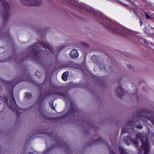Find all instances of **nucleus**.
Returning a JSON list of instances; mask_svg holds the SVG:
<instances>
[{
    "label": "nucleus",
    "mask_w": 154,
    "mask_h": 154,
    "mask_svg": "<svg viewBox=\"0 0 154 154\" xmlns=\"http://www.w3.org/2000/svg\"><path fill=\"white\" fill-rule=\"evenodd\" d=\"M130 125H133V124H132V122H131L130 123Z\"/></svg>",
    "instance_id": "17"
},
{
    "label": "nucleus",
    "mask_w": 154,
    "mask_h": 154,
    "mask_svg": "<svg viewBox=\"0 0 154 154\" xmlns=\"http://www.w3.org/2000/svg\"><path fill=\"white\" fill-rule=\"evenodd\" d=\"M110 154H115L112 152L110 151Z\"/></svg>",
    "instance_id": "15"
},
{
    "label": "nucleus",
    "mask_w": 154,
    "mask_h": 154,
    "mask_svg": "<svg viewBox=\"0 0 154 154\" xmlns=\"http://www.w3.org/2000/svg\"><path fill=\"white\" fill-rule=\"evenodd\" d=\"M45 46L44 45H43V46L44 47L47 48H48L50 50H51V47L49 45L46 43H45Z\"/></svg>",
    "instance_id": "7"
},
{
    "label": "nucleus",
    "mask_w": 154,
    "mask_h": 154,
    "mask_svg": "<svg viewBox=\"0 0 154 154\" xmlns=\"http://www.w3.org/2000/svg\"><path fill=\"white\" fill-rule=\"evenodd\" d=\"M140 22V23H141V25H142V23L141 22Z\"/></svg>",
    "instance_id": "18"
},
{
    "label": "nucleus",
    "mask_w": 154,
    "mask_h": 154,
    "mask_svg": "<svg viewBox=\"0 0 154 154\" xmlns=\"http://www.w3.org/2000/svg\"><path fill=\"white\" fill-rule=\"evenodd\" d=\"M142 128V126H140L138 127V128Z\"/></svg>",
    "instance_id": "14"
},
{
    "label": "nucleus",
    "mask_w": 154,
    "mask_h": 154,
    "mask_svg": "<svg viewBox=\"0 0 154 154\" xmlns=\"http://www.w3.org/2000/svg\"><path fill=\"white\" fill-rule=\"evenodd\" d=\"M39 112L41 113V115H42V112H41V111L40 110H39Z\"/></svg>",
    "instance_id": "16"
},
{
    "label": "nucleus",
    "mask_w": 154,
    "mask_h": 154,
    "mask_svg": "<svg viewBox=\"0 0 154 154\" xmlns=\"http://www.w3.org/2000/svg\"><path fill=\"white\" fill-rule=\"evenodd\" d=\"M148 119L154 124V117H152V118L149 117Z\"/></svg>",
    "instance_id": "9"
},
{
    "label": "nucleus",
    "mask_w": 154,
    "mask_h": 154,
    "mask_svg": "<svg viewBox=\"0 0 154 154\" xmlns=\"http://www.w3.org/2000/svg\"><path fill=\"white\" fill-rule=\"evenodd\" d=\"M145 15L146 17V18L147 19H150V17L146 13H145Z\"/></svg>",
    "instance_id": "11"
},
{
    "label": "nucleus",
    "mask_w": 154,
    "mask_h": 154,
    "mask_svg": "<svg viewBox=\"0 0 154 154\" xmlns=\"http://www.w3.org/2000/svg\"><path fill=\"white\" fill-rule=\"evenodd\" d=\"M6 5L7 7H5L6 9H7V10H8L10 8L9 5L8 4H7Z\"/></svg>",
    "instance_id": "13"
},
{
    "label": "nucleus",
    "mask_w": 154,
    "mask_h": 154,
    "mask_svg": "<svg viewBox=\"0 0 154 154\" xmlns=\"http://www.w3.org/2000/svg\"><path fill=\"white\" fill-rule=\"evenodd\" d=\"M4 17L5 18H7L8 17V12L6 11L5 14L4 15Z\"/></svg>",
    "instance_id": "10"
},
{
    "label": "nucleus",
    "mask_w": 154,
    "mask_h": 154,
    "mask_svg": "<svg viewBox=\"0 0 154 154\" xmlns=\"http://www.w3.org/2000/svg\"><path fill=\"white\" fill-rule=\"evenodd\" d=\"M142 135L141 134H138L137 135V139L140 138V139L142 141V147L141 148L143 149V154H147L149 148V144L147 140L146 137L143 136L142 137L140 138V137H141ZM120 151L122 154H126L123 149H121ZM138 154H140L139 153ZM140 154H142L141 153Z\"/></svg>",
    "instance_id": "1"
},
{
    "label": "nucleus",
    "mask_w": 154,
    "mask_h": 154,
    "mask_svg": "<svg viewBox=\"0 0 154 154\" xmlns=\"http://www.w3.org/2000/svg\"><path fill=\"white\" fill-rule=\"evenodd\" d=\"M68 73L67 72H64L62 75V78L63 80L65 81L66 80Z\"/></svg>",
    "instance_id": "6"
},
{
    "label": "nucleus",
    "mask_w": 154,
    "mask_h": 154,
    "mask_svg": "<svg viewBox=\"0 0 154 154\" xmlns=\"http://www.w3.org/2000/svg\"><path fill=\"white\" fill-rule=\"evenodd\" d=\"M132 142L134 144V145L136 146H137V144H138V143L137 142L136 140H132Z\"/></svg>",
    "instance_id": "12"
},
{
    "label": "nucleus",
    "mask_w": 154,
    "mask_h": 154,
    "mask_svg": "<svg viewBox=\"0 0 154 154\" xmlns=\"http://www.w3.org/2000/svg\"><path fill=\"white\" fill-rule=\"evenodd\" d=\"M77 51L75 50H72L70 53V56L72 58H75L78 56Z\"/></svg>",
    "instance_id": "4"
},
{
    "label": "nucleus",
    "mask_w": 154,
    "mask_h": 154,
    "mask_svg": "<svg viewBox=\"0 0 154 154\" xmlns=\"http://www.w3.org/2000/svg\"><path fill=\"white\" fill-rule=\"evenodd\" d=\"M117 95L119 97H121L125 93L121 87L119 86L116 89Z\"/></svg>",
    "instance_id": "3"
},
{
    "label": "nucleus",
    "mask_w": 154,
    "mask_h": 154,
    "mask_svg": "<svg viewBox=\"0 0 154 154\" xmlns=\"http://www.w3.org/2000/svg\"><path fill=\"white\" fill-rule=\"evenodd\" d=\"M111 29L112 31L115 33H119V29L117 27L113 26H112L111 27Z\"/></svg>",
    "instance_id": "5"
},
{
    "label": "nucleus",
    "mask_w": 154,
    "mask_h": 154,
    "mask_svg": "<svg viewBox=\"0 0 154 154\" xmlns=\"http://www.w3.org/2000/svg\"><path fill=\"white\" fill-rule=\"evenodd\" d=\"M26 96L29 98H31L32 97L31 94L30 93H26Z\"/></svg>",
    "instance_id": "8"
},
{
    "label": "nucleus",
    "mask_w": 154,
    "mask_h": 154,
    "mask_svg": "<svg viewBox=\"0 0 154 154\" xmlns=\"http://www.w3.org/2000/svg\"><path fill=\"white\" fill-rule=\"evenodd\" d=\"M23 4L30 6H38L42 3V0H20Z\"/></svg>",
    "instance_id": "2"
}]
</instances>
